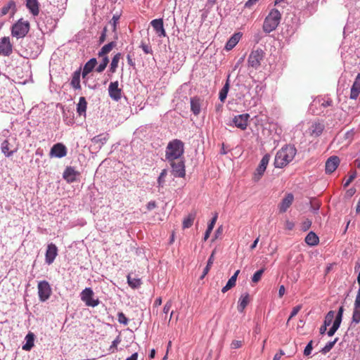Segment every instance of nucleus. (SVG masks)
<instances>
[{
	"mask_svg": "<svg viewBox=\"0 0 360 360\" xmlns=\"http://www.w3.org/2000/svg\"><path fill=\"white\" fill-rule=\"evenodd\" d=\"M297 153L295 147L292 145H285L276 153L274 159V166L276 168H283L288 165L295 158Z\"/></svg>",
	"mask_w": 360,
	"mask_h": 360,
	"instance_id": "f257e3e1",
	"label": "nucleus"
},
{
	"mask_svg": "<svg viewBox=\"0 0 360 360\" xmlns=\"http://www.w3.org/2000/svg\"><path fill=\"white\" fill-rule=\"evenodd\" d=\"M184 143L182 141L175 139L170 141L165 149V160L172 161L184 158Z\"/></svg>",
	"mask_w": 360,
	"mask_h": 360,
	"instance_id": "f03ea898",
	"label": "nucleus"
},
{
	"mask_svg": "<svg viewBox=\"0 0 360 360\" xmlns=\"http://www.w3.org/2000/svg\"><path fill=\"white\" fill-rule=\"evenodd\" d=\"M281 20V13L276 8H272L264 19L262 30L269 34L274 31L278 26Z\"/></svg>",
	"mask_w": 360,
	"mask_h": 360,
	"instance_id": "7ed1b4c3",
	"label": "nucleus"
},
{
	"mask_svg": "<svg viewBox=\"0 0 360 360\" xmlns=\"http://www.w3.org/2000/svg\"><path fill=\"white\" fill-rule=\"evenodd\" d=\"M359 269V272L357 276V282L359 285V288L357 291V294L354 303V309L352 317V324H359L360 323V261L358 260L354 266V271Z\"/></svg>",
	"mask_w": 360,
	"mask_h": 360,
	"instance_id": "20e7f679",
	"label": "nucleus"
},
{
	"mask_svg": "<svg viewBox=\"0 0 360 360\" xmlns=\"http://www.w3.org/2000/svg\"><path fill=\"white\" fill-rule=\"evenodd\" d=\"M18 145L16 139L8 137L4 140L1 144V151L6 158H10L17 153Z\"/></svg>",
	"mask_w": 360,
	"mask_h": 360,
	"instance_id": "39448f33",
	"label": "nucleus"
},
{
	"mask_svg": "<svg viewBox=\"0 0 360 360\" xmlns=\"http://www.w3.org/2000/svg\"><path fill=\"white\" fill-rule=\"evenodd\" d=\"M30 30V23L22 19L18 20L11 27V35L17 39L23 38Z\"/></svg>",
	"mask_w": 360,
	"mask_h": 360,
	"instance_id": "423d86ee",
	"label": "nucleus"
},
{
	"mask_svg": "<svg viewBox=\"0 0 360 360\" xmlns=\"http://www.w3.org/2000/svg\"><path fill=\"white\" fill-rule=\"evenodd\" d=\"M171 167L172 173L174 177L184 178L186 176V166L184 158L167 161Z\"/></svg>",
	"mask_w": 360,
	"mask_h": 360,
	"instance_id": "0eeeda50",
	"label": "nucleus"
},
{
	"mask_svg": "<svg viewBox=\"0 0 360 360\" xmlns=\"http://www.w3.org/2000/svg\"><path fill=\"white\" fill-rule=\"evenodd\" d=\"M80 298L87 307H95L99 304V300L94 298V291L91 288H84L80 293Z\"/></svg>",
	"mask_w": 360,
	"mask_h": 360,
	"instance_id": "6e6552de",
	"label": "nucleus"
},
{
	"mask_svg": "<svg viewBox=\"0 0 360 360\" xmlns=\"http://www.w3.org/2000/svg\"><path fill=\"white\" fill-rule=\"evenodd\" d=\"M38 296L41 302L46 301L51 296L52 290L50 284L46 281H41L38 283Z\"/></svg>",
	"mask_w": 360,
	"mask_h": 360,
	"instance_id": "1a4fd4ad",
	"label": "nucleus"
},
{
	"mask_svg": "<svg viewBox=\"0 0 360 360\" xmlns=\"http://www.w3.org/2000/svg\"><path fill=\"white\" fill-rule=\"evenodd\" d=\"M270 158H271V156L268 153L265 154L262 157L259 165L256 168L255 172L254 173V175H253L254 181L257 182L262 177L264 172L266 171V167L269 162Z\"/></svg>",
	"mask_w": 360,
	"mask_h": 360,
	"instance_id": "9d476101",
	"label": "nucleus"
},
{
	"mask_svg": "<svg viewBox=\"0 0 360 360\" xmlns=\"http://www.w3.org/2000/svg\"><path fill=\"white\" fill-rule=\"evenodd\" d=\"M263 57L264 51L262 49H258L252 51L248 59V65L255 69H257L260 66V63Z\"/></svg>",
	"mask_w": 360,
	"mask_h": 360,
	"instance_id": "9b49d317",
	"label": "nucleus"
},
{
	"mask_svg": "<svg viewBox=\"0 0 360 360\" xmlns=\"http://www.w3.org/2000/svg\"><path fill=\"white\" fill-rule=\"evenodd\" d=\"M13 53V44L9 37L0 39V55L9 56Z\"/></svg>",
	"mask_w": 360,
	"mask_h": 360,
	"instance_id": "f8f14e48",
	"label": "nucleus"
},
{
	"mask_svg": "<svg viewBox=\"0 0 360 360\" xmlns=\"http://www.w3.org/2000/svg\"><path fill=\"white\" fill-rule=\"evenodd\" d=\"M343 312L344 307L343 306H340L338 309V313L336 314L335 319L333 321L332 327L327 332V335L329 337L333 336L340 328L342 319Z\"/></svg>",
	"mask_w": 360,
	"mask_h": 360,
	"instance_id": "ddd939ff",
	"label": "nucleus"
},
{
	"mask_svg": "<svg viewBox=\"0 0 360 360\" xmlns=\"http://www.w3.org/2000/svg\"><path fill=\"white\" fill-rule=\"evenodd\" d=\"M109 96L115 101H118L122 98V89L119 88L117 81L110 82L108 86Z\"/></svg>",
	"mask_w": 360,
	"mask_h": 360,
	"instance_id": "4468645a",
	"label": "nucleus"
},
{
	"mask_svg": "<svg viewBox=\"0 0 360 360\" xmlns=\"http://www.w3.org/2000/svg\"><path fill=\"white\" fill-rule=\"evenodd\" d=\"M58 255V248L53 243H50L47 245L46 254H45V262L47 264H51L56 256Z\"/></svg>",
	"mask_w": 360,
	"mask_h": 360,
	"instance_id": "2eb2a0df",
	"label": "nucleus"
},
{
	"mask_svg": "<svg viewBox=\"0 0 360 360\" xmlns=\"http://www.w3.org/2000/svg\"><path fill=\"white\" fill-rule=\"evenodd\" d=\"M67 148L60 143L54 144L50 151V156L61 158L67 155Z\"/></svg>",
	"mask_w": 360,
	"mask_h": 360,
	"instance_id": "dca6fc26",
	"label": "nucleus"
},
{
	"mask_svg": "<svg viewBox=\"0 0 360 360\" xmlns=\"http://www.w3.org/2000/svg\"><path fill=\"white\" fill-rule=\"evenodd\" d=\"M340 162V158L336 155L330 156L326 162L325 171L326 174H332L336 170Z\"/></svg>",
	"mask_w": 360,
	"mask_h": 360,
	"instance_id": "f3484780",
	"label": "nucleus"
},
{
	"mask_svg": "<svg viewBox=\"0 0 360 360\" xmlns=\"http://www.w3.org/2000/svg\"><path fill=\"white\" fill-rule=\"evenodd\" d=\"M250 115L248 113L240 114L235 116L233 119L234 125L241 130L246 129Z\"/></svg>",
	"mask_w": 360,
	"mask_h": 360,
	"instance_id": "a211bd4d",
	"label": "nucleus"
},
{
	"mask_svg": "<svg viewBox=\"0 0 360 360\" xmlns=\"http://www.w3.org/2000/svg\"><path fill=\"white\" fill-rule=\"evenodd\" d=\"M202 103L203 99L198 96H193L190 98L191 110L194 115L198 116L200 113Z\"/></svg>",
	"mask_w": 360,
	"mask_h": 360,
	"instance_id": "6ab92c4d",
	"label": "nucleus"
},
{
	"mask_svg": "<svg viewBox=\"0 0 360 360\" xmlns=\"http://www.w3.org/2000/svg\"><path fill=\"white\" fill-rule=\"evenodd\" d=\"M155 33L160 37L166 36V32L164 28L163 20L162 18L154 19L150 22Z\"/></svg>",
	"mask_w": 360,
	"mask_h": 360,
	"instance_id": "aec40b11",
	"label": "nucleus"
},
{
	"mask_svg": "<svg viewBox=\"0 0 360 360\" xmlns=\"http://www.w3.org/2000/svg\"><path fill=\"white\" fill-rule=\"evenodd\" d=\"M325 125L323 122H314L309 129V133L311 136L318 137L323 133Z\"/></svg>",
	"mask_w": 360,
	"mask_h": 360,
	"instance_id": "412c9836",
	"label": "nucleus"
},
{
	"mask_svg": "<svg viewBox=\"0 0 360 360\" xmlns=\"http://www.w3.org/2000/svg\"><path fill=\"white\" fill-rule=\"evenodd\" d=\"M294 200V195L292 193H288L285 198L281 200L278 205L279 212L281 213L285 212L290 207Z\"/></svg>",
	"mask_w": 360,
	"mask_h": 360,
	"instance_id": "4be33fe9",
	"label": "nucleus"
},
{
	"mask_svg": "<svg viewBox=\"0 0 360 360\" xmlns=\"http://www.w3.org/2000/svg\"><path fill=\"white\" fill-rule=\"evenodd\" d=\"M16 4L14 1H9L6 5H4L0 11V17L11 14L13 15L16 12Z\"/></svg>",
	"mask_w": 360,
	"mask_h": 360,
	"instance_id": "5701e85b",
	"label": "nucleus"
},
{
	"mask_svg": "<svg viewBox=\"0 0 360 360\" xmlns=\"http://www.w3.org/2000/svg\"><path fill=\"white\" fill-rule=\"evenodd\" d=\"M360 94V73H359L355 78V80L351 87L350 96L351 99L355 100L358 98Z\"/></svg>",
	"mask_w": 360,
	"mask_h": 360,
	"instance_id": "b1692460",
	"label": "nucleus"
},
{
	"mask_svg": "<svg viewBox=\"0 0 360 360\" xmlns=\"http://www.w3.org/2000/svg\"><path fill=\"white\" fill-rule=\"evenodd\" d=\"M79 173L72 167H67L63 173V178L68 182L72 183L77 181Z\"/></svg>",
	"mask_w": 360,
	"mask_h": 360,
	"instance_id": "393cba45",
	"label": "nucleus"
},
{
	"mask_svg": "<svg viewBox=\"0 0 360 360\" xmlns=\"http://www.w3.org/2000/svg\"><path fill=\"white\" fill-rule=\"evenodd\" d=\"M26 7L33 16H37L39 13V4L38 0H26Z\"/></svg>",
	"mask_w": 360,
	"mask_h": 360,
	"instance_id": "a878e982",
	"label": "nucleus"
},
{
	"mask_svg": "<svg viewBox=\"0 0 360 360\" xmlns=\"http://www.w3.org/2000/svg\"><path fill=\"white\" fill-rule=\"evenodd\" d=\"M242 37V34L240 32H237L233 34L229 39L227 41L226 45H225V49L226 51H231L232 49H233L236 44L239 42L240 38Z\"/></svg>",
	"mask_w": 360,
	"mask_h": 360,
	"instance_id": "bb28decb",
	"label": "nucleus"
},
{
	"mask_svg": "<svg viewBox=\"0 0 360 360\" xmlns=\"http://www.w3.org/2000/svg\"><path fill=\"white\" fill-rule=\"evenodd\" d=\"M82 70L81 68L77 69L75 70L72 75V79L70 82V85L74 89H81V85H80V77L82 74Z\"/></svg>",
	"mask_w": 360,
	"mask_h": 360,
	"instance_id": "cd10ccee",
	"label": "nucleus"
},
{
	"mask_svg": "<svg viewBox=\"0 0 360 360\" xmlns=\"http://www.w3.org/2000/svg\"><path fill=\"white\" fill-rule=\"evenodd\" d=\"M96 64H97V60L95 58H91L89 60H88L85 63L83 70H82V72L83 79H84L86 77V76L94 70V68H95Z\"/></svg>",
	"mask_w": 360,
	"mask_h": 360,
	"instance_id": "c85d7f7f",
	"label": "nucleus"
},
{
	"mask_svg": "<svg viewBox=\"0 0 360 360\" xmlns=\"http://www.w3.org/2000/svg\"><path fill=\"white\" fill-rule=\"evenodd\" d=\"M250 302V295L248 292L243 293L239 300H238V311L239 312H243L244 309L247 307Z\"/></svg>",
	"mask_w": 360,
	"mask_h": 360,
	"instance_id": "c756f323",
	"label": "nucleus"
},
{
	"mask_svg": "<svg viewBox=\"0 0 360 360\" xmlns=\"http://www.w3.org/2000/svg\"><path fill=\"white\" fill-rule=\"evenodd\" d=\"M87 108V102L84 96H82L79 99V102L77 105V112L79 116L86 117V112Z\"/></svg>",
	"mask_w": 360,
	"mask_h": 360,
	"instance_id": "7c9ffc66",
	"label": "nucleus"
},
{
	"mask_svg": "<svg viewBox=\"0 0 360 360\" xmlns=\"http://www.w3.org/2000/svg\"><path fill=\"white\" fill-rule=\"evenodd\" d=\"M34 334L33 333H28L25 336V344H24L22 347V349L25 351H30L31 349L34 347Z\"/></svg>",
	"mask_w": 360,
	"mask_h": 360,
	"instance_id": "2f4dec72",
	"label": "nucleus"
},
{
	"mask_svg": "<svg viewBox=\"0 0 360 360\" xmlns=\"http://www.w3.org/2000/svg\"><path fill=\"white\" fill-rule=\"evenodd\" d=\"M108 140L107 135L99 134L91 139V142L97 149H101Z\"/></svg>",
	"mask_w": 360,
	"mask_h": 360,
	"instance_id": "473e14b6",
	"label": "nucleus"
},
{
	"mask_svg": "<svg viewBox=\"0 0 360 360\" xmlns=\"http://www.w3.org/2000/svg\"><path fill=\"white\" fill-rule=\"evenodd\" d=\"M240 273V270H237L234 274L229 279L228 282L226 283V285L224 286L221 289L222 292H226L229 290H230L231 288L236 285L237 277L238 276V274Z\"/></svg>",
	"mask_w": 360,
	"mask_h": 360,
	"instance_id": "72a5a7b5",
	"label": "nucleus"
},
{
	"mask_svg": "<svg viewBox=\"0 0 360 360\" xmlns=\"http://www.w3.org/2000/svg\"><path fill=\"white\" fill-rule=\"evenodd\" d=\"M305 242L310 246H315L318 245L319 238L314 232L310 231L305 237Z\"/></svg>",
	"mask_w": 360,
	"mask_h": 360,
	"instance_id": "f704fd0d",
	"label": "nucleus"
},
{
	"mask_svg": "<svg viewBox=\"0 0 360 360\" xmlns=\"http://www.w3.org/2000/svg\"><path fill=\"white\" fill-rule=\"evenodd\" d=\"M195 216H196L195 212H192L189 213L188 215L186 217H185L183 220V224H182L183 229L190 228L193 224Z\"/></svg>",
	"mask_w": 360,
	"mask_h": 360,
	"instance_id": "c9c22d12",
	"label": "nucleus"
},
{
	"mask_svg": "<svg viewBox=\"0 0 360 360\" xmlns=\"http://www.w3.org/2000/svg\"><path fill=\"white\" fill-rule=\"evenodd\" d=\"M217 217H218V213L215 212L212 220L210 221V222L209 223V224L207 226V230L204 235V240H207L208 239V238L210 237V235L211 232L212 231L214 224L217 221Z\"/></svg>",
	"mask_w": 360,
	"mask_h": 360,
	"instance_id": "e433bc0d",
	"label": "nucleus"
},
{
	"mask_svg": "<svg viewBox=\"0 0 360 360\" xmlns=\"http://www.w3.org/2000/svg\"><path fill=\"white\" fill-rule=\"evenodd\" d=\"M116 46V43L115 41H111L105 45H104L101 49L98 52V56H105L107 53L111 51V50Z\"/></svg>",
	"mask_w": 360,
	"mask_h": 360,
	"instance_id": "4c0bfd02",
	"label": "nucleus"
},
{
	"mask_svg": "<svg viewBox=\"0 0 360 360\" xmlns=\"http://www.w3.org/2000/svg\"><path fill=\"white\" fill-rule=\"evenodd\" d=\"M121 57H122L121 53H117L112 58V61H111L110 69H109L110 72H111L112 73L115 72V71L118 67V63H119V61H120Z\"/></svg>",
	"mask_w": 360,
	"mask_h": 360,
	"instance_id": "58836bf2",
	"label": "nucleus"
},
{
	"mask_svg": "<svg viewBox=\"0 0 360 360\" xmlns=\"http://www.w3.org/2000/svg\"><path fill=\"white\" fill-rule=\"evenodd\" d=\"M216 252V250H214L211 254V255L210 256L208 260H207V265L205 267L204 270H203V272H202V274L201 276V278H203L207 274V273L209 272L211 266H212L213 263H214V254Z\"/></svg>",
	"mask_w": 360,
	"mask_h": 360,
	"instance_id": "ea45409f",
	"label": "nucleus"
},
{
	"mask_svg": "<svg viewBox=\"0 0 360 360\" xmlns=\"http://www.w3.org/2000/svg\"><path fill=\"white\" fill-rule=\"evenodd\" d=\"M229 90V79L226 80L225 84L222 87V89L220 90L219 94V98L220 101L224 102L225 99L227 97V94Z\"/></svg>",
	"mask_w": 360,
	"mask_h": 360,
	"instance_id": "a19ab883",
	"label": "nucleus"
},
{
	"mask_svg": "<svg viewBox=\"0 0 360 360\" xmlns=\"http://www.w3.org/2000/svg\"><path fill=\"white\" fill-rule=\"evenodd\" d=\"M168 169H163L159 176L158 177L157 183H158V187L159 188H163L165 183V178L167 175Z\"/></svg>",
	"mask_w": 360,
	"mask_h": 360,
	"instance_id": "79ce46f5",
	"label": "nucleus"
},
{
	"mask_svg": "<svg viewBox=\"0 0 360 360\" xmlns=\"http://www.w3.org/2000/svg\"><path fill=\"white\" fill-rule=\"evenodd\" d=\"M335 316L336 314L334 311H329L325 316L323 323L328 326H330L332 323H333Z\"/></svg>",
	"mask_w": 360,
	"mask_h": 360,
	"instance_id": "37998d69",
	"label": "nucleus"
},
{
	"mask_svg": "<svg viewBox=\"0 0 360 360\" xmlns=\"http://www.w3.org/2000/svg\"><path fill=\"white\" fill-rule=\"evenodd\" d=\"M102 60L99 63V65L97 66L96 70L98 72H102L105 68L107 67L108 63H109V58L107 56H105L104 57L102 56Z\"/></svg>",
	"mask_w": 360,
	"mask_h": 360,
	"instance_id": "c03bdc74",
	"label": "nucleus"
},
{
	"mask_svg": "<svg viewBox=\"0 0 360 360\" xmlns=\"http://www.w3.org/2000/svg\"><path fill=\"white\" fill-rule=\"evenodd\" d=\"M127 283L129 285L133 288H136L141 284V280L139 278H131L130 275L127 276Z\"/></svg>",
	"mask_w": 360,
	"mask_h": 360,
	"instance_id": "a18cd8bd",
	"label": "nucleus"
},
{
	"mask_svg": "<svg viewBox=\"0 0 360 360\" xmlns=\"http://www.w3.org/2000/svg\"><path fill=\"white\" fill-rule=\"evenodd\" d=\"M338 341V338H336L333 341H330V342H327L326 345L321 349V352L323 354H326V353L329 352Z\"/></svg>",
	"mask_w": 360,
	"mask_h": 360,
	"instance_id": "49530a36",
	"label": "nucleus"
},
{
	"mask_svg": "<svg viewBox=\"0 0 360 360\" xmlns=\"http://www.w3.org/2000/svg\"><path fill=\"white\" fill-rule=\"evenodd\" d=\"M264 271V269H261L257 271L252 276V281L255 283L259 282L262 278V276Z\"/></svg>",
	"mask_w": 360,
	"mask_h": 360,
	"instance_id": "de8ad7c7",
	"label": "nucleus"
},
{
	"mask_svg": "<svg viewBox=\"0 0 360 360\" xmlns=\"http://www.w3.org/2000/svg\"><path fill=\"white\" fill-rule=\"evenodd\" d=\"M117 321L120 323L127 326L129 323V319L126 317L122 311L117 314Z\"/></svg>",
	"mask_w": 360,
	"mask_h": 360,
	"instance_id": "09e8293b",
	"label": "nucleus"
},
{
	"mask_svg": "<svg viewBox=\"0 0 360 360\" xmlns=\"http://www.w3.org/2000/svg\"><path fill=\"white\" fill-rule=\"evenodd\" d=\"M121 339L120 337L118 335L112 342L111 345L110 346L109 351L111 353H114L115 350L117 349V345L120 343Z\"/></svg>",
	"mask_w": 360,
	"mask_h": 360,
	"instance_id": "8fccbe9b",
	"label": "nucleus"
},
{
	"mask_svg": "<svg viewBox=\"0 0 360 360\" xmlns=\"http://www.w3.org/2000/svg\"><path fill=\"white\" fill-rule=\"evenodd\" d=\"M120 20V15H114L110 20V24L112 27V31L115 32L117 29V24Z\"/></svg>",
	"mask_w": 360,
	"mask_h": 360,
	"instance_id": "3c124183",
	"label": "nucleus"
},
{
	"mask_svg": "<svg viewBox=\"0 0 360 360\" xmlns=\"http://www.w3.org/2000/svg\"><path fill=\"white\" fill-rule=\"evenodd\" d=\"M140 48H141V49L146 54L153 53V50L151 47L149 45L144 44L143 42H141Z\"/></svg>",
	"mask_w": 360,
	"mask_h": 360,
	"instance_id": "603ef678",
	"label": "nucleus"
},
{
	"mask_svg": "<svg viewBox=\"0 0 360 360\" xmlns=\"http://www.w3.org/2000/svg\"><path fill=\"white\" fill-rule=\"evenodd\" d=\"M312 343H313L312 340H311V341H309V342H308V344L307 345V346L305 347V348L304 349V355L309 356L311 354L312 349H313Z\"/></svg>",
	"mask_w": 360,
	"mask_h": 360,
	"instance_id": "864d4df0",
	"label": "nucleus"
},
{
	"mask_svg": "<svg viewBox=\"0 0 360 360\" xmlns=\"http://www.w3.org/2000/svg\"><path fill=\"white\" fill-rule=\"evenodd\" d=\"M301 308H302L301 305H297V306L293 307L288 321H289L292 317L296 316L297 314V313L300 311Z\"/></svg>",
	"mask_w": 360,
	"mask_h": 360,
	"instance_id": "5fc2aeb1",
	"label": "nucleus"
},
{
	"mask_svg": "<svg viewBox=\"0 0 360 360\" xmlns=\"http://www.w3.org/2000/svg\"><path fill=\"white\" fill-rule=\"evenodd\" d=\"M318 102L323 108H326V107L330 106L332 105L331 99H328L326 101L323 100V99H319Z\"/></svg>",
	"mask_w": 360,
	"mask_h": 360,
	"instance_id": "6e6d98bb",
	"label": "nucleus"
},
{
	"mask_svg": "<svg viewBox=\"0 0 360 360\" xmlns=\"http://www.w3.org/2000/svg\"><path fill=\"white\" fill-rule=\"evenodd\" d=\"M311 225V221L309 219H307L303 222L302 229L303 231H307L310 228Z\"/></svg>",
	"mask_w": 360,
	"mask_h": 360,
	"instance_id": "4d7b16f0",
	"label": "nucleus"
},
{
	"mask_svg": "<svg viewBox=\"0 0 360 360\" xmlns=\"http://www.w3.org/2000/svg\"><path fill=\"white\" fill-rule=\"evenodd\" d=\"M172 306V303L171 301L167 302L163 307V312L165 314H167L169 311Z\"/></svg>",
	"mask_w": 360,
	"mask_h": 360,
	"instance_id": "13d9d810",
	"label": "nucleus"
},
{
	"mask_svg": "<svg viewBox=\"0 0 360 360\" xmlns=\"http://www.w3.org/2000/svg\"><path fill=\"white\" fill-rule=\"evenodd\" d=\"M231 348L232 349H238V348H240L242 346V342L240 341V340H233L232 342H231Z\"/></svg>",
	"mask_w": 360,
	"mask_h": 360,
	"instance_id": "bf43d9fd",
	"label": "nucleus"
},
{
	"mask_svg": "<svg viewBox=\"0 0 360 360\" xmlns=\"http://www.w3.org/2000/svg\"><path fill=\"white\" fill-rule=\"evenodd\" d=\"M106 32H107V28L104 27L103 31H102L101 35V37L99 38L100 43H103L105 40Z\"/></svg>",
	"mask_w": 360,
	"mask_h": 360,
	"instance_id": "052dcab7",
	"label": "nucleus"
},
{
	"mask_svg": "<svg viewBox=\"0 0 360 360\" xmlns=\"http://www.w3.org/2000/svg\"><path fill=\"white\" fill-rule=\"evenodd\" d=\"M356 177V174H353L349 176V179L344 184V186L347 187L349 185V184L353 181V179Z\"/></svg>",
	"mask_w": 360,
	"mask_h": 360,
	"instance_id": "680f3d73",
	"label": "nucleus"
},
{
	"mask_svg": "<svg viewBox=\"0 0 360 360\" xmlns=\"http://www.w3.org/2000/svg\"><path fill=\"white\" fill-rule=\"evenodd\" d=\"M259 0H248L245 4V8H250L252 5L255 4Z\"/></svg>",
	"mask_w": 360,
	"mask_h": 360,
	"instance_id": "e2e57ef3",
	"label": "nucleus"
},
{
	"mask_svg": "<svg viewBox=\"0 0 360 360\" xmlns=\"http://www.w3.org/2000/svg\"><path fill=\"white\" fill-rule=\"evenodd\" d=\"M155 207H156V202L155 201H150L147 204V209L148 210H153Z\"/></svg>",
	"mask_w": 360,
	"mask_h": 360,
	"instance_id": "0e129e2a",
	"label": "nucleus"
},
{
	"mask_svg": "<svg viewBox=\"0 0 360 360\" xmlns=\"http://www.w3.org/2000/svg\"><path fill=\"white\" fill-rule=\"evenodd\" d=\"M218 0H207L206 6L210 8H212L217 2Z\"/></svg>",
	"mask_w": 360,
	"mask_h": 360,
	"instance_id": "69168bd1",
	"label": "nucleus"
},
{
	"mask_svg": "<svg viewBox=\"0 0 360 360\" xmlns=\"http://www.w3.org/2000/svg\"><path fill=\"white\" fill-rule=\"evenodd\" d=\"M285 288L283 285H281L279 287V290H278L279 297H282L283 296V295L285 294Z\"/></svg>",
	"mask_w": 360,
	"mask_h": 360,
	"instance_id": "338daca9",
	"label": "nucleus"
},
{
	"mask_svg": "<svg viewBox=\"0 0 360 360\" xmlns=\"http://www.w3.org/2000/svg\"><path fill=\"white\" fill-rule=\"evenodd\" d=\"M138 359V353L134 352L129 357H127L126 360H137Z\"/></svg>",
	"mask_w": 360,
	"mask_h": 360,
	"instance_id": "774afa93",
	"label": "nucleus"
}]
</instances>
